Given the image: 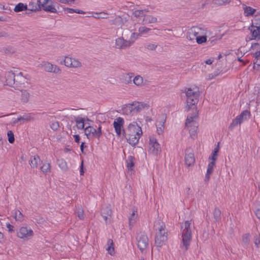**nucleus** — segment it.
Returning a JSON list of instances; mask_svg holds the SVG:
<instances>
[{
	"label": "nucleus",
	"mask_w": 260,
	"mask_h": 260,
	"mask_svg": "<svg viewBox=\"0 0 260 260\" xmlns=\"http://www.w3.org/2000/svg\"><path fill=\"white\" fill-rule=\"evenodd\" d=\"M185 94L186 96V110L188 111L191 109V106L196 107V105L199 102V97L200 96V91L199 88L197 87L193 88H188L185 90Z\"/></svg>",
	"instance_id": "obj_1"
},
{
	"label": "nucleus",
	"mask_w": 260,
	"mask_h": 260,
	"mask_svg": "<svg viewBox=\"0 0 260 260\" xmlns=\"http://www.w3.org/2000/svg\"><path fill=\"white\" fill-rule=\"evenodd\" d=\"M191 220H186L184 225L181 226L182 245L181 247L185 251L188 249L191 240Z\"/></svg>",
	"instance_id": "obj_2"
},
{
	"label": "nucleus",
	"mask_w": 260,
	"mask_h": 260,
	"mask_svg": "<svg viewBox=\"0 0 260 260\" xmlns=\"http://www.w3.org/2000/svg\"><path fill=\"white\" fill-rule=\"evenodd\" d=\"M206 30L199 26H192L186 32V38L189 41H194L200 35L206 34Z\"/></svg>",
	"instance_id": "obj_3"
},
{
	"label": "nucleus",
	"mask_w": 260,
	"mask_h": 260,
	"mask_svg": "<svg viewBox=\"0 0 260 260\" xmlns=\"http://www.w3.org/2000/svg\"><path fill=\"white\" fill-rule=\"evenodd\" d=\"M60 64H64L66 67L70 68H80L82 67V64L77 58L72 57L69 56H66Z\"/></svg>",
	"instance_id": "obj_4"
},
{
	"label": "nucleus",
	"mask_w": 260,
	"mask_h": 260,
	"mask_svg": "<svg viewBox=\"0 0 260 260\" xmlns=\"http://www.w3.org/2000/svg\"><path fill=\"white\" fill-rule=\"evenodd\" d=\"M137 246L141 252H145L148 246V239L147 235L144 233L138 234Z\"/></svg>",
	"instance_id": "obj_5"
},
{
	"label": "nucleus",
	"mask_w": 260,
	"mask_h": 260,
	"mask_svg": "<svg viewBox=\"0 0 260 260\" xmlns=\"http://www.w3.org/2000/svg\"><path fill=\"white\" fill-rule=\"evenodd\" d=\"M135 41L132 35L129 40H125L123 37H119L115 40V47L118 49H125L129 47Z\"/></svg>",
	"instance_id": "obj_6"
},
{
	"label": "nucleus",
	"mask_w": 260,
	"mask_h": 260,
	"mask_svg": "<svg viewBox=\"0 0 260 260\" xmlns=\"http://www.w3.org/2000/svg\"><path fill=\"white\" fill-rule=\"evenodd\" d=\"M39 67L42 68L45 72L48 73L60 74L61 72L60 68L57 65L53 64L47 61H42L40 64Z\"/></svg>",
	"instance_id": "obj_7"
},
{
	"label": "nucleus",
	"mask_w": 260,
	"mask_h": 260,
	"mask_svg": "<svg viewBox=\"0 0 260 260\" xmlns=\"http://www.w3.org/2000/svg\"><path fill=\"white\" fill-rule=\"evenodd\" d=\"M84 133L89 139L94 138L99 139L102 135L101 126L100 125L97 129L93 126H87L84 129Z\"/></svg>",
	"instance_id": "obj_8"
},
{
	"label": "nucleus",
	"mask_w": 260,
	"mask_h": 260,
	"mask_svg": "<svg viewBox=\"0 0 260 260\" xmlns=\"http://www.w3.org/2000/svg\"><path fill=\"white\" fill-rule=\"evenodd\" d=\"M250 112L248 110L244 111L240 115L237 116L234 120H233L229 126V128L231 129H233L234 127L242 123L244 120L247 119V118L250 117Z\"/></svg>",
	"instance_id": "obj_9"
},
{
	"label": "nucleus",
	"mask_w": 260,
	"mask_h": 260,
	"mask_svg": "<svg viewBox=\"0 0 260 260\" xmlns=\"http://www.w3.org/2000/svg\"><path fill=\"white\" fill-rule=\"evenodd\" d=\"M34 236L33 231L29 228L22 226L17 233V237L20 239L28 240Z\"/></svg>",
	"instance_id": "obj_10"
},
{
	"label": "nucleus",
	"mask_w": 260,
	"mask_h": 260,
	"mask_svg": "<svg viewBox=\"0 0 260 260\" xmlns=\"http://www.w3.org/2000/svg\"><path fill=\"white\" fill-rule=\"evenodd\" d=\"M123 132L131 134H135L137 136H142L143 132L141 126L136 122H133L129 124L126 129H123Z\"/></svg>",
	"instance_id": "obj_11"
},
{
	"label": "nucleus",
	"mask_w": 260,
	"mask_h": 260,
	"mask_svg": "<svg viewBox=\"0 0 260 260\" xmlns=\"http://www.w3.org/2000/svg\"><path fill=\"white\" fill-rule=\"evenodd\" d=\"M38 2L41 5V8H42L45 11L57 13V10L52 5V2L51 0H38Z\"/></svg>",
	"instance_id": "obj_12"
},
{
	"label": "nucleus",
	"mask_w": 260,
	"mask_h": 260,
	"mask_svg": "<svg viewBox=\"0 0 260 260\" xmlns=\"http://www.w3.org/2000/svg\"><path fill=\"white\" fill-rule=\"evenodd\" d=\"M148 105L144 103L138 102H133L132 104H129L128 106L129 110L132 112L138 113L141 111L145 108H148Z\"/></svg>",
	"instance_id": "obj_13"
},
{
	"label": "nucleus",
	"mask_w": 260,
	"mask_h": 260,
	"mask_svg": "<svg viewBox=\"0 0 260 260\" xmlns=\"http://www.w3.org/2000/svg\"><path fill=\"white\" fill-rule=\"evenodd\" d=\"M185 165L188 166H192L194 165L195 162V158L192 150L190 148H187L185 151Z\"/></svg>",
	"instance_id": "obj_14"
},
{
	"label": "nucleus",
	"mask_w": 260,
	"mask_h": 260,
	"mask_svg": "<svg viewBox=\"0 0 260 260\" xmlns=\"http://www.w3.org/2000/svg\"><path fill=\"white\" fill-rule=\"evenodd\" d=\"M122 134L126 139L127 142L132 146L137 145L141 136H137L135 134H129L127 132H123Z\"/></svg>",
	"instance_id": "obj_15"
},
{
	"label": "nucleus",
	"mask_w": 260,
	"mask_h": 260,
	"mask_svg": "<svg viewBox=\"0 0 260 260\" xmlns=\"http://www.w3.org/2000/svg\"><path fill=\"white\" fill-rule=\"evenodd\" d=\"M149 146V151L154 155H157L161 151L160 145L154 138H150Z\"/></svg>",
	"instance_id": "obj_16"
},
{
	"label": "nucleus",
	"mask_w": 260,
	"mask_h": 260,
	"mask_svg": "<svg viewBox=\"0 0 260 260\" xmlns=\"http://www.w3.org/2000/svg\"><path fill=\"white\" fill-rule=\"evenodd\" d=\"M124 124V120L121 117H118L114 120L113 122V126L115 132L118 137H120L122 131L123 132V126Z\"/></svg>",
	"instance_id": "obj_17"
},
{
	"label": "nucleus",
	"mask_w": 260,
	"mask_h": 260,
	"mask_svg": "<svg viewBox=\"0 0 260 260\" xmlns=\"http://www.w3.org/2000/svg\"><path fill=\"white\" fill-rule=\"evenodd\" d=\"M112 211L109 206L103 207L101 210V215L106 223H110L111 220Z\"/></svg>",
	"instance_id": "obj_18"
},
{
	"label": "nucleus",
	"mask_w": 260,
	"mask_h": 260,
	"mask_svg": "<svg viewBox=\"0 0 260 260\" xmlns=\"http://www.w3.org/2000/svg\"><path fill=\"white\" fill-rule=\"evenodd\" d=\"M151 30V29L150 28L145 26H141L138 28V33L133 32L132 34V37H133L135 41H136L139 37L149 34Z\"/></svg>",
	"instance_id": "obj_19"
},
{
	"label": "nucleus",
	"mask_w": 260,
	"mask_h": 260,
	"mask_svg": "<svg viewBox=\"0 0 260 260\" xmlns=\"http://www.w3.org/2000/svg\"><path fill=\"white\" fill-rule=\"evenodd\" d=\"M156 231H157L156 234L161 236H167V233L166 232L165 225V224L160 221H158L154 225Z\"/></svg>",
	"instance_id": "obj_20"
},
{
	"label": "nucleus",
	"mask_w": 260,
	"mask_h": 260,
	"mask_svg": "<svg viewBox=\"0 0 260 260\" xmlns=\"http://www.w3.org/2000/svg\"><path fill=\"white\" fill-rule=\"evenodd\" d=\"M5 82L7 85L12 86L15 84V75L12 71L7 72L5 74Z\"/></svg>",
	"instance_id": "obj_21"
},
{
	"label": "nucleus",
	"mask_w": 260,
	"mask_h": 260,
	"mask_svg": "<svg viewBox=\"0 0 260 260\" xmlns=\"http://www.w3.org/2000/svg\"><path fill=\"white\" fill-rule=\"evenodd\" d=\"M251 34L252 39L260 40V26H254L253 24L249 27Z\"/></svg>",
	"instance_id": "obj_22"
},
{
	"label": "nucleus",
	"mask_w": 260,
	"mask_h": 260,
	"mask_svg": "<svg viewBox=\"0 0 260 260\" xmlns=\"http://www.w3.org/2000/svg\"><path fill=\"white\" fill-rule=\"evenodd\" d=\"M27 10L28 11L26 12V14L28 15L30 14V11L36 12L40 11L41 10V5L40 3L38 2V1L36 3L30 2L28 4Z\"/></svg>",
	"instance_id": "obj_23"
},
{
	"label": "nucleus",
	"mask_w": 260,
	"mask_h": 260,
	"mask_svg": "<svg viewBox=\"0 0 260 260\" xmlns=\"http://www.w3.org/2000/svg\"><path fill=\"white\" fill-rule=\"evenodd\" d=\"M198 117V112L197 109H196V112L194 113L187 117L185 122V126L187 128H189V127H192V125L197 124L196 121L194 120V119L197 118Z\"/></svg>",
	"instance_id": "obj_24"
},
{
	"label": "nucleus",
	"mask_w": 260,
	"mask_h": 260,
	"mask_svg": "<svg viewBox=\"0 0 260 260\" xmlns=\"http://www.w3.org/2000/svg\"><path fill=\"white\" fill-rule=\"evenodd\" d=\"M35 120L34 117H32L31 114L29 113L27 114H25L22 116H20L18 117L16 120L13 121V124H15L19 121H22V123L25 122H30Z\"/></svg>",
	"instance_id": "obj_25"
},
{
	"label": "nucleus",
	"mask_w": 260,
	"mask_h": 260,
	"mask_svg": "<svg viewBox=\"0 0 260 260\" xmlns=\"http://www.w3.org/2000/svg\"><path fill=\"white\" fill-rule=\"evenodd\" d=\"M158 22L157 18L151 15H144L142 20V24L143 25L156 23Z\"/></svg>",
	"instance_id": "obj_26"
},
{
	"label": "nucleus",
	"mask_w": 260,
	"mask_h": 260,
	"mask_svg": "<svg viewBox=\"0 0 260 260\" xmlns=\"http://www.w3.org/2000/svg\"><path fill=\"white\" fill-rule=\"evenodd\" d=\"M167 240V236H161L156 234L155 239V243L157 247H161L165 244V242Z\"/></svg>",
	"instance_id": "obj_27"
},
{
	"label": "nucleus",
	"mask_w": 260,
	"mask_h": 260,
	"mask_svg": "<svg viewBox=\"0 0 260 260\" xmlns=\"http://www.w3.org/2000/svg\"><path fill=\"white\" fill-rule=\"evenodd\" d=\"M26 82V79L22 75V73L20 72L16 76H15V84L16 86H20L24 84Z\"/></svg>",
	"instance_id": "obj_28"
},
{
	"label": "nucleus",
	"mask_w": 260,
	"mask_h": 260,
	"mask_svg": "<svg viewBox=\"0 0 260 260\" xmlns=\"http://www.w3.org/2000/svg\"><path fill=\"white\" fill-rule=\"evenodd\" d=\"M215 165V162H210L208 165L207 170V173L205 176V181L207 182L209 180L210 178V175L213 172V168Z\"/></svg>",
	"instance_id": "obj_29"
},
{
	"label": "nucleus",
	"mask_w": 260,
	"mask_h": 260,
	"mask_svg": "<svg viewBox=\"0 0 260 260\" xmlns=\"http://www.w3.org/2000/svg\"><path fill=\"white\" fill-rule=\"evenodd\" d=\"M40 157L36 155L30 157L29 160V164L32 168H37L38 162L40 161Z\"/></svg>",
	"instance_id": "obj_30"
},
{
	"label": "nucleus",
	"mask_w": 260,
	"mask_h": 260,
	"mask_svg": "<svg viewBox=\"0 0 260 260\" xmlns=\"http://www.w3.org/2000/svg\"><path fill=\"white\" fill-rule=\"evenodd\" d=\"M244 14L246 17L253 16L256 12V9H253L249 6H244L243 7Z\"/></svg>",
	"instance_id": "obj_31"
},
{
	"label": "nucleus",
	"mask_w": 260,
	"mask_h": 260,
	"mask_svg": "<svg viewBox=\"0 0 260 260\" xmlns=\"http://www.w3.org/2000/svg\"><path fill=\"white\" fill-rule=\"evenodd\" d=\"M133 83L138 87L144 85L143 78L140 75H137L133 79Z\"/></svg>",
	"instance_id": "obj_32"
},
{
	"label": "nucleus",
	"mask_w": 260,
	"mask_h": 260,
	"mask_svg": "<svg viewBox=\"0 0 260 260\" xmlns=\"http://www.w3.org/2000/svg\"><path fill=\"white\" fill-rule=\"evenodd\" d=\"M136 162L135 157L133 156H129L126 160V167L128 170H133Z\"/></svg>",
	"instance_id": "obj_33"
},
{
	"label": "nucleus",
	"mask_w": 260,
	"mask_h": 260,
	"mask_svg": "<svg viewBox=\"0 0 260 260\" xmlns=\"http://www.w3.org/2000/svg\"><path fill=\"white\" fill-rule=\"evenodd\" d=\"M27 10V5L23 3H20L16 5L14 9L15 12H22L24 10Z\"/></svg>",
	"instance_id": "obj_34"
},
{
	"label": "nucleus",
	"mask_w": 260,
	"mask_h": 260,
	"mask_svg": "<svg viewBox=\"0 0 260 260\" xmlns=\"http://www.w3.org/2000/svg\"><path fill=\"white\" fill-rule=\"evenodd\" d=\"M137 217V209H134L132 213L129 217V223L130 225H133L136 222Z\"/></svg>",
	"instance_id": "obj_35"
},
{
	"label": "nucleus",
	"mask_w": 260,
	"mask_h": 260,
	"mask_svg": "<svg viewBox=\"0 0 260 260\" xmlns=\"http://www.w3.org/2000/svg\"><path fill=\"white\" fill-rule=\"evenodd\" d=\"M13 214H14V217L16 221H23L24 216L19 210H14Z\"/></svg>",
	"instance_id": "obj_36"
},
{
	"label": "nucleus",
	"mask_w": 260,
	"mask_h": 260,
	"mask_svg": "<svg viewBox=\"0 0 260 260\" xmlns=\"http://www.w3.org/2000/svg\"><path fill=\"white\" fill-rule=\"evenodd\" d=\"M107 244L109 246L107 248V250L111 255H113L114 254V248L112 240L108 239L107 241Z\"/></svg>",
	"instance_id": "obj_37"
},
{
	"label": "nucleus",
	"mask_w": 260,
	"mask_h": 260,
	"mask_svg": "<svg viewBox=\"0 0 260 260\" xmlns=\"http://www.w3.org/2000/svg\"><path fill=\"white\" fill-rule=\"evenodd\" d=\"M164 122L162 121L157 122L156 123V131L158 135H161L163 133L164 129Z\"/></svg>",
	"instance_id": "obj_38"
},
{
	"label": "nucleus",
	"mask_w": 260,
	"mask_h": 260,
	"mask_svg": "<svg viewBox=\"0 0 260 260\" xmlns=\"http://www.w3.org/2000/svg\"><path fill=\"white\" fill-rule=\"evenodd\" d=\"M196 40L198 44H202L203 43L206 42L207 40L206 33L202 35H200L196 38Z\"/></svg>",
	"instance_id": "obj_39"
},
{
	"label": "nucleus",
	"mask_w": 260,
	"mask_h": 260,
	"mask_svg": "<svg viewBox=\"0 0 260 260\" xmlns=\"http://www.w3.org/2000/svg\"><path fill=\"white\" fill-rule=\"evenodd\" d=\"M21 100L24 103H27L29 98V93L26 90H21Z\"/></svg>",
	"instance_id": "obj_40"
},
{
	"label": "nucleus",
	"mask_w": 260,
	"mask_h": 260,
	"mask_svg": "<svg viewBox=\"0 0 260 260\" xmlns=\"http://www.w3.org/2000/svg\"><path fill=\"white\" fill-rule=\"evenodd\" d=\"M221 211L218 208H215L213 211V216L215 221L220 220Z\"/></svg>",
	"instance_id": "obj_41"
},
{
	"label": "nucleus",
	"mask_w": 260,
	"mask_h": 260,
	"mask_svg": "<svg viewBox=\"0 0 260 260\" xmlns=\"http://www.w3.org/2000/svg\"><path fill=\"white\" fill-rule=\"evenodd\" d=\"M132 76L129 74H125L123 75V82L125 84H128L132 82Z\"/></svg>",
	"instance_id": "obj_42"
},
{
	"label": "nucleus",
	"mask_w": 260,
	"mask_h": 260,
	"mask_svg": "<svg viewBox=\"0 0 260 260\" xmlns=\"http://www.w3.org/2000/svg\"><path fill=\"white\" fill-rule=\"evenodd\" d=\"M231 0H213L212 3L216 5H226L231 2Z\"/></svg>",
	"instance_id": "obj_43"
},
{
	"label": "nucleus",
	"mask_w": 260,
	"mask_h": 260,
	"mask_svg": "<svg viewBox=\"0 0 260 260\" xmlns=\"http://www.w3.org/2000/svg\"><path fill=\"white\" fill-rule=\"evenodd\" d=\"M57 162L60 168L63 170H67L68 169L66 162L63 159H58Z\"/></svg>",
	"instance_id": "obj_44"
},
{
	"label": "nucleus",
	"mask_w": 260,
	"mask_h": 260,
	"mask_svg": "<svg viewBox=\"0 0 260 260\" xmlns=\"http://www.w3.org/2000/svg\"><path fill=\"white\" fill-rule=\"evenodd\" d=\"M41 170L45 174L50 172V165L49 163L45 164L41 167Z\"/></svg>",
	"instance_id": "obj_45"
},
{
	"label": "nucleus",
	"mask_w": 260,
	"mask_h": 260,
	"mask_svg": "<svg viewBox=\"0 0 260 260\" xmlns=\"http://www.w3.org/2000/svg\"><path fill=\"white\" fill-rule=\"evenodd\" d=\"M157 47V45L155 43H147L145 45V48L149 51H154Z\"/></svg>",
	"instance_id": "obj_46"
},
{
	"label": "nucleus",
	"mask_w": 260,
	"mask_h": 260,
	"mask_svg": "<svg viewBox=\"0 0 260 260\" xmlns=\"http://www.w3.org/2000/svg\"><path fill=\"white\" fill-rule=\"evenodd\" d=\"M133 14L137 18H144L143 12L141 10H135L133 12Z\"/></svg>",
	"instance_id": "obj_47"
},
{
	"label": "nucleus",
	"mask_w": 260,
	"mask_h": 260,
	"mask_svg": "<svg viewBox=\"0 0 260 260\" xmlns=\"http://www.w3.org/2000/svg\"><path fill=\"white\" fill-rule=\"evenodd\" d=\"M7 136L8 137V141L10 143H13L15 141L14 135L12 131H9L7 133Z\"/></svg>",
	"instance_id": "obj_48"
},
{
	"label": "nucleus",
	"mask_w": 260,
	"mask_h": 260,
	"mask_svg": "<svg viewBox=\"0 0 260 260\" xmlns=\"http://www.w3.org/2000/svg\"><path fill=\"white\" fill-rule=\"evenodd\" d=\"M75 122H76L77 124H80V125L79 126V128H83L84 127V120L83 118L82 117H77L76 119H75Z\"/></svg>",
	"instance_id": "obj_49"
},
{
	"label": "nucleus",
	"mask_w": 260,
	"mask_h": 260,
	"mask_svg": "<svg viewBox=\"0 0 260 260\" xmlns=\"http://www.w3.org/2000/svg\"><path fill=\"white\" fill-rule=\"evenodd\" d=\"M255 60L254 61V63L260 66V50L255 52Z\"/></svg>",
	"instance_id": "obj_50"
},
{
	"label": "nucleus",
	"mask_w": 260,
	"mask_h": 260,
	"mask_svg": "<svg viewBox=\"0 0 260 260\" xmlns=\"http://www.w3.org/2000/svg\"><path fill=\"white\" fill-rule=\"evenodd\" d=\"M77 216H78V218L80 219H84V211H83V209L81 207V208L78 207L77 211Z\"/></svg>",
	"instance_id": "obj_51"
},
{
	"label": "nucleus",
	"mask_w": 260,
	"mask_h": 260,
	"mask_svg": "<svg viewBox=\"0 0 260 260\" xmlns=\"http://www.w3.org/2000/svg\"><path fill=\"white\" fill-rule=\"evenodd\" d=\"M191 135H195L196 134V132L198 128V126L197 124L192 125V127H189L187 128Z\"/></svg>",
	"instance_id": "obj_52"
},
{
	"label": "nucleus",
	"mask_w": 260,
	"mask_h": 260,
	"mask_svg": "<svg viewBox=\"0 0 260 260\" xmlns=\"http://www.w3.org/2000/svg\"><path fill=\"white\" fill-rule=\"evenodd\" d=\"M59 126V122L58 121H53L50 124L51 128L53 131H56Z\"/></svg>",
	"instance_id": "obj_53"
},
{
	"label": "nucleus",
	"mask_w": 260,
	"mask_h": 260,
	"mask_svg": "<svg viewBox=\"0 0 260 260\" xmlns=\"http://www.w3.org/2000/svg\"><path fill=\"white\" fill-rule=\"evenodd\" d=\"M0 38H10V35L7 32L0 30Z\"/></svg>",
	"instance_id": "obj_54"
},
{
	"label": "nucleus",
	"mask_w": 260,
	"mask_h": 260,
	"mask_svg": "<svg viewBox=\"0 0 260 260\" xmlns=\"http://www.w3.org/2000/svg\"><path fill=\"white\" fill-rule=\"evenodd\" d=\"M100 16H94L95 18H103L105 19L108 18V13L105 12H101L99 14Z\"/></svg>",
	"instance_id": "obj_55"
},
{
	"label": "nucleus",
	"mask_w": 260,
	"mask_h": 260,
	"mask_svg": "<svg viewBox=\"0 0 260 260\" xmlns=\"http://www.w3.org/2000/svg\"><path fill=\"white\" fill-rule=\"evenodd\" d=\"M254 26H260V15H256L254 18V22L253 23Z\"/></svg>",
	"instance_id": "obj_56"
},
{
	"label": "nucleus",
	"mask_w": 260,
	"mask_h": 260,
	"mask_svg": "<svg viewBox=\"0 0 260 260\" xmlns=\"http://www.w3.org/2000/svg\"><path fill=\"white\" fill-rule=\"evenodd\" d=\"M254 244L257 247H259L260 245V238L258 236H254Z\"/></svg>",
	"instance_id": "obj_57"
},
{
	"label": "nucleus",
	"mask_w": 260,
	"mask_h": 260,
	"mask_svg": "<svg viewBox=\"0 0 260 260\" xmlns=\"http://www.w3.org/2000/svg\"><path fill=\"white\" fill-rule=\"evenodd\" d=\"M61 3L68 4H73L75 3V0H57Z\"/></svg>",
	"instance_id": "obj_58"
},
{
	"label": "nucleus",
	"mask_w": 260,
	"mask_h": 260,
	"mask_svg": "<svg viewBox=\"0 0 260 260\" xmlns=\"http://www.w3.org/2000/svg\"><path fill=\"white\" fill-rule=\"evenodd\" d=\"M15 52L14 49L11 47L7 48L5 50V52L6 54L14 53Z\"/></svg>",
	"instance_id": "obj_59"
},
{
	"label": "nucleus",
	"mask_w": 260,
	"mask_h": 260,
	"mask_svg": "<svg viewBox=\"0 0 260 260\" xmlns=\"http://www.w3.org/2000/svg\"><path fill=\"white\" fill-rule=\"evenodd\" d=\"M255 214L256 217L260 219V204L257 206L256 209L255 211Z\"/></svg>",
	"instance_id": "obj_60"
},
{
	"label": "nucleus",
	"mask_w": 260,
	"mask_h": 260,
	"mask_svg": "<svg viewBox=\"0 0 260 260\" xmlns=\"http://www.w3.org/2000/svg\"><path fill=\"white\" fill-rule=\"evenodd\" d=\"M249 234H245L243 237V241L245 243H248L249 241Z\"/></svg>",
	"instance_id": "obj_61"
},
{
	"label": "nucleus",
	"mask_w": 260,
	"mask_h": 260,
	"mask_svg": "<svg viewBox=\"0 0 260 260\" xmlns=\"http://www.w3.org/2000/svg\"><path fill=\"white\" fill-rule=\"evenodd\" d=\"M217 154H215L214 155V153H213L212 152V155L211 157H209V159H211L212 160V161L211 162H215V160H216L217 159Z\"/></svg>",
	"instance_id": "obj_62"
},
{
	"label": "nucleus",
	"mask_w": 260,
	"mask_h": 260,
	"mask_svg": "<svg viewBox=\"0 0 260 260\" xmlns=\"http://www.w3.org/2000/svg\"><path fill=\"white\" fill-rule=\"evenodd\" d=\"M64 10L67 13H73L74 11H75L74 9L69 8H66Z\"/></svg>",
	"instance_id": "obj_63"
},
{
	"label": "nucleus",
	"mask_w": 260,
	"mask_h": 260,
	"mask_svg": "<svg viewBox=\"0 0 260 260\" xmlns=\"http://www.w3.org/2000/svg\"><path fill=\"white\" fill-rule=\"evenodd\" d=\"M6 226L9 229V232H11L13 231L14 226L11 225L9 223H7Z\"/></svg>",
	"instance_id": "obj_64"
}]
</instances>
